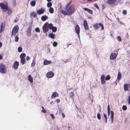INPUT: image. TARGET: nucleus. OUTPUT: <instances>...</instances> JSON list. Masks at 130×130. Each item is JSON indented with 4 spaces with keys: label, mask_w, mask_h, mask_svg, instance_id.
Returning <instances> with one entry per match:
<instances>
[{
    "label": "nucleus",
    "mask_w": 130,
    "mask_h": 130,
    "mask_svg": "<svg viewBox=\"0 0 130 130\" xmlns=\"http://www.w3.org/2000/svg\"><path fill=\"white\" fill-rule=\"evenodd\" d=\"M67 11L63 10H61V12L64 15H71L74 14L75 11L74 5L72 4L66 10Z\"/></svg>",
    "instance_id": "1"
},
{
    "label": "nucleus",
    "mask_w": 130,
    "mask_h": 130,
    "mask_svg": "<svg viewBox=\"0 0 130 130\" xmlns=\"http://www.w3.org/2000/svg\"><path fill=\"white\" fill-rule=\"evenodd\" d=\"M19 29L18 26L17 25L15 26L12 29L11 32V36L12 35H15L18 31Z\"/></svg>",
    "instance_id": "2"
},
{
    "label": "nucleus",
    "mask_w": 130,
    "mask_h": 130,
    "mask_svg": "<svg viewBox=\"0 0 130 130\" xmlns=\"http://www.w3.org/2000/svg\"><path fill=\"white\" fill-rule=\"evenodd\" d=\"M7 70L5 65L2 64H0V72L2 73H5L6 72Z\"/></svg>",
    "instance_id": "3"
},
{
    "label": "nucleus",
    "mask_w": 130,
    "mask_h": 130,
    "mask_svg": "<svg viewBox=\"0 0 130 130\" xmlns=\"http://www.w3.org/2000/svg\"><path fill=\"white\" fill-rule=\"evenodd\" d=\"M0 6L2 9L4 10V11H6L9 9V7L8 6L7 3H6V5H4L3 3H0Z\"/></svg>",
    "instance_id": "4"
},
{
    "label": "nucleus",
    "mask_w": 130,
    "mask_h": 130,
    "mask_svg": "<svg viewBox=\"0 0 130 130\" xmlns=\"http://www.w3.org/2000/svg\"><path fill=\"white\" fill-rule=\"evenodd\" d=\"M99 25L101 27V29L102 30H103L104 29V27L103 25L102 24L100 23L98 24L96 23L94 24L93 25V27L96 29L99 28Z\"/></svg>",
    "instance_id": "5"
},
{
    "label": "nucleus",
    "mask_w": 130,
    "mask_h": 130,
    "mask_svg": "<svg viewBox=\"0 0 130 130\" xmlns=\"http://www.w3.org/2000/svg\"><path fill=\"white\" fill-rule=\"evenodd\" d=\"M43 32L44 33L47 32L48 31V25L47 23H45L43 25L42 27Z\"/></svg>",
    "instance_id": "6"
},
{
    "label": "nucleus",
    "mask_w": 130,
    "mask_h": 130,
    "mask_svg": "<svg viewBox=\"0 0 130 130\" xmlns=\"http://www.w3.org/2000/svg\"><path fill=\"white\" fill-rule=\"evenodd\" d=\"M19 65V62L17 61H15L13 63L12 68L15 70H17L18 69Z\"/></svg>",
    "instance_id": "7"
},
{
    "label": "nucleus",
    "mask_w": 130,
    "mask_h": 130,
    "mask_svg": "<svg viewBox=\"0 0 130 130\" xmlns=\"http://www.w3.org/2000/svg\"><path fill=\"white\" fill-rule=\"evenodd\" d=\"M116 52H117V54L114 53H112L111 54L110 57V59L112 60H113L116 57L118 54V51L117 50H116Z\"/></svg>",
    "instance_id": "8"
},
{
    "label": "nucleus",
    "mask_w": 130,
    "mask_h": 130,
    "mask_svg": "<svg viewBox=\"0 0 130 130\" xmlns=\"http://www.w3.org/2000/svg\"><path fill=\"white\" fill-rule=\"evenodd\" d=\"M45 10L42 8H41L40 9L38 10L37 11V13L39 15L43 14L45 12Z\"/></svg>",
    "instance_id": "9"
},
{
    "label": "nucleus",
    "mask_w": 130,
    "mask_h": 130,
    "mask_svg": "<svg viewBox=\"0 0 130 130\" xmlns=\"http://www.w3.org/2000/svg\"><path fill=\"white\" fill-rule=\"evenodd\" d=\"M83 25L85 30H88L89 29V27L88 26L87 21L86 20L84 21Z\"/></svg>",
    "instance_id": "10"
},
{
    "label": "nucleus",
    "mask_w": 130,
    "mask_h": 130,
    "mask_svg": "<svg viewBox=\"0 0 130 130\" xmlns=\"http://www.w3.org/2000/svg\"><path fill=\"white\" fill-rule=\"evenodd\" d=\"M54 75V73L52 71L48 72L46 74V76L48 78H52Z\"/></svg>",
    "instance_id": "11"
},
{
    "label": "nucleus",
    "mask_w": 130,
    "mask_h": 130,
    "mask_svg": "<svg viewBox=\"0 0 130 130\" xmlns=\"http://www.w3.org/2000/svg\"><path fill=\"white\" fill-rule=\"evenodd\" d=\"M75 32L77 33V34L79 36L80 33V27L79 26L77 25H76L75 27Z\"/></svg>",
    "instance_id": "12"
},
{
    "label": "nucleus",
    "mask_w": 130,
    "mask_h": 130,
    "mask_svg": "<svg viewBox=\"0 0 130 130\" xmlns=\"http://www.w3.org/2000/svg\"><path fill=\"white\" fill-rule=\"evenodd\" d=\"M75 96V94L73 91L69 93V98L72 99V100L74 101V98Z\"/></svg>",
    "instance_id": "13"
},
{
    "label": "nucleus",
    "mask_w": 130,
    "mask_h": 130,
    "mask_svg": "<svg viewBox=\"0 0 130 130\" xmlns=\"http://www.w3.org/2000/svg\"><path fill=\"white\" fill-rule=\"evenodd\" d=\"M130 88V84H127L124 85V89L125 90L128 91V88Z\"/></svg>",
    "instance_id": "14"
},
{
    "label": "nucleus",
    "mask_w": 130,
    "mask_h": 130,
    "mask_svg": "<svg viewBox=\"0 0 130 130\" xmlns=\"http://www.w3.org/2000/svg\"><path fill=\"white\" fill-rule=\"evenodd\" d=\"M83 10L84 11H87L91 14H92V11L90 9L86 8H83Z\"/></svg>",
    "instance_id": "15"
},
{
    "label": "nucleus",
    "mask_w": 130,
    "mask_h": 130,
    "mask_svg": "<svg viewBox=\"0 0 130 130\" xmlns=\"http://www.w3.org/2000/svg\"><path fill=\"white\" fill-rule=\"evenodd\" d=\"M105 77V76L104 75H103L101 76V81L102 84H104L105 83V81L104 79Z\"/></svg>",
    "instance_id": "16"
},
{
    "label": "nucleus",
    "mask_w": 130,
    "mask_h": 130,
    "mask_svg": "<svg viewBox=\"0 0 130 130\" xmlns=\"http://www.w3.org/2000/svg\"><path fill=\"white\" fill-rule=\"evenodd\" d=\"M117 0H107V3L109 4H112L114 3Z\"/></svg>",
    "instance_id": "17"
},
{
    "label": "nucleus",
    "mask_w": 130,
    "mask_h": 130,
    "mask_svg": "<svg viewBox=\"0 0 130 130\" xmlns=\"http://www.w3.org/2000/svg\"><path fill=\"white\" fill-rule=\"evenodd\" d=\"M5 25V22H4L2 23L1 26L0 32H1L4 29V27Z\"/></svg>",
    "instance_id": "18"
},
{
    "label": "nucleus",
    "mask_w": 130,
    "mask_h": 130,
    "mask_svg": "<svg viewBox=\"0 0 130 130\" xmlns=\"http://www.w3.org/2000/svg\"><path fill=\"white\" fill-rule=\"evenodd\" d=\"M58 94L57 92H53L52 95L51 96V98H53L54 97L58 96Z\"/></svg>",
    "instance_id": "19"
},
{
    "label": "nucleus",
    "mask_w": 130,
    "mask_h": 130,
    "mask_svg": "<svg viewBox=\"0 0 130 130\" xmlns=\"http://www.w3.org/2000/svg\"><path fill=\"white\" fill-rule=\"evenodd\" d=\"M52 62L50 60L48 61L45 60L43 62V64L44 65H47L50 64Z\"/></svg>",
    "instance_id": "20"
},
{
    "label": "nucleus",
    "mask_w": 130,
    "mask_h": 130,
    "mask_svg": "<svg viewBox=\"0 0 130 130\" xmlns=\"http://www.w3.org/2000/svg\"><path fill=\"white\" fill-rule=\"evenodd\" d=\"M48 18L47 16L46 15L42 16L41 17V20L42 21H44L48 19Z\"/></svg>",
    "instance_id": "21"
},
{
    "label": "nucleus",
    "mask_w": 130,
    "mask_h": 130,
    "mask_svg": "<svg viewBox=\"0 0 130 130\" xmlns=\"http://www.w3.org/2000/svg\"><path fill=\"white\" fill-rule=\"evenodd\" d=\"M72 1H70L67 4L66 6L64 8L65 10H66L69 7L70 5H71V3Z\"/></svg>",
    "instance_id": "22"
},
{
    "label": "nucleus",
    "mask_w": 130,
    "mask_h": 130,
    "mask_svg": "<svg viewBox=\"0 0 130 130\" xmlns=\"http://www.w3.org/2000/svg\"><path fill=\"white\" fill-rule=\"evenodd\" d=\"M25 58H21L20 62L23 65L25 63Z\"/></svg>",
    "instance_id": "23"
},
{
    "label": "nucleus",
    "mask_w": 130,
    "mask_h": 130,
    "mask_svg": "<svg viewBox=\"0 0 130 130\" xmlns=\"http://www.w3.org/2000/svg\"><path fill=\"white\" fill-rule=\"evenodd\" d=\"M28 80L31 83H32L33 78L30 75H29L28 76Z\"/></svg>",
    "instance_id": "24"
},
{
    "label": "nucleus",
    "mask_w": 130,
    "mask_h": 130,
    "mask_svg": "<svg viewBox=\"0 0 130 130\" xmlns=\"http://www.w3.org/2000/svg\"><path fill=\"white\" fill-rule=\"evenodd\" d=\"M55 35L53 33H50L48 35L49 37L52 39L55 38Z\"/></svg>",
    "instance_id": "25"
},
{
    "label": "nucleus",
    "mask_w": 130,
    "mask_h": 130,
    "mask_svg": "<svg viewBox=\"0 0 130 130\" xmlns=\"http://www.w3.org/2000/svg\"><path fill=\"white\" fill-rule=\"evenodd\" d=\"M121 73L120 72H118L117 75V79L119 80L121 79Z\"/></svg>",
    "instance_id": "26"
},
{
    "label": "nucleus",
    "mask_w": 130,
    "mask_h": 130,
    "mask_svg": "<svg viewBox=\"0 0 130 130\" xmlns=\"http://www.w3.org/2000/svg\"><path fill=\"white\" fill-rule=\"evenodd\" d=\"M36 4V2L35 1H32L30 3V5L33 7H34L35 6Z\"/></svg>",
    "instance_id": "27"
},
{
    "label": "nucleus",
    "mask_w": 130,
    "mask_h": 130,
    "mask_svg": "<svg viewBox=\"0 0 130 130\" xmlns=\"http://www.w3.org/2000/svg\"><path fill=\"white\" fill-rule=\"evenodd\" d=\"M36 60L35 59H34L32 61V62L31 64V67H34L35 65Z\"/></svg>",
    "instance_id": "28"
},
{
    "label": "nucleus",
    "mask_w": 130,
    "mask_h": 130,
    "mask_svg": "<svg viewBox=\"0 0 130 130\" xmlns=\"http://www.w3.org/2000/svg\"><path fill=\"white\" fill-rule=\"evenodd\" d=\"M47 25H48V28H49L50 29H52L53 27L52 24L51 23L48 24V23H47Z\"/></svg>",
    "instance_id": "29"
},
{
    "label": "nucleus",
    "mask_w": 130,
    "mask_h": 130,
    "mask_svg": "<svg viewBox=\"0 0 130 130\" xmlns=\"http://www.w3.org/2000/svg\"><path fill=\"white\" fill-rule=\"evenodd\" d=\"M30 15L31 16H33L34 17H36L37 16L36 13L34 12H32L31 13Z\"/></svg>",
    "instance_id": "30"
},
{
    "label": "nucleus",
    "mask_w": 130,
    "mask_h": 130,
    "mask_svg": "<svg viewBox=\"0 0 130 130\" xmlns=\"http://www.w3.org/2000/svg\"><path fill=\"white\" fill-rule=\"evenodd\" d=\"M52 5V4L51 2H49L47 3V7L48 8H51Z\"/></svg>",
    "instance_id": "31"
},
{
    "label": "nucleus",
    "mask_w": 130,
    "mask_h": 130,
    "mask_svg": "<svg viewBox=\"0 0 130 130\" xmlns=\"http://www.w3.org/2000/svg\"><path fill=\"white\" fill-rule=\"evenodd\" d=\"M26 56V55L25 53H23L20 55V58H25V57Z\"/></svg>",
    "instance_id": "32"
},
{
    "label": "nucleus",
    "mask_w": 130,
    "mask_h": 130,
    "mask_svg": "<svg viewBox=\"0 0 130 130\" xmlns=\"http://www.w3.org/2000/svg\"><path fill=\"white\" fill-rule=\"evenodd\" d=\"M49 11L50 13H53L54 12V9L53 8H50L49 9Z\"/></svg>",
    "instance_id": "33"
},
{
    "label": "nucleus",
    "mask_w": 130,
    "mask_h": 130,
    "mask_svg": "<svg viewBox=\"0 0 130 130\" xmlns=\"http://www.w3.org/2000/svg\"><path fill=\"white\" fill-rule=\"evenodd\" d=\"M53 32H55L57 30V28L56 27H53L52 29Z\"/></svg>",
    "instance_id": "34"
},
{
    "label": "nucleus",
    "mask_w": 130,
    "mask_h": 130,
    "mask_svg": "<svg viewBox=\"0 0 130 130\" xmlns=\"http://www.w3.org/2000/svg\"><path fill=\"white\" fill-rule=\"evenodd\" d=\"M122 109L123 110L125 111L127 109V107L126 105H124L122 107Z\"/></svg>",
    "instance_id": "35"
},
{
    "label": "nucleus",
    "mask_w": 130,
    "mask_h": 130,
    "mask_svg": "<svg viewBox=\"0 0 130 130\" xmlns=\"http://www.w3.org/2000/svg\"><path fill=\"white\" fill-rule=\"evenodd\" d=\"M110 78V77L109 75H107L106 77L105 80H109Z\"/></svg>",
    "instance_id": "36"
},
{
    "label": "nucleus",
    "mask_w": 130,
    "mask_h": 130,
    "mask_svg": "<svg viewBox=\"0 0 130 130\" xmlns=\"http://www.w3.org/2000/svg\"><path fill=\"white\" fill-rule=\"evenodd\" d=\"M22 48L20 46L18 48V52H21L22 51Z\"/></svg>",
    "instance_id": "37"
},
{
    "label": "nucleus",
    "mask_w": 130,
    "mask_h": 130,
    "mask_svg": "<svg viewBox=\"0 0 130 130\" xmlns=\"http://www.w3.org/2000/svg\"><path fill=\"white\" fill-rule=\"evenodd\" d=\"M57 42H56L54 41L53 42V45L54 47H56V46H57Z\"/></svg>",
    "instance_id": "38"
},
{
    "label": "nucleus",
    "mask_w": 130,
    "mask_h": 130,
    "mask_svg": "<svg viewBox=\"0 0 130 130\" xmlns=\"http://www.w3.org/2000/svg\"><path fill=\"white\" fill-rule=\"evenodd\" d=\"M31 31L30 30H28L27 32V35L29 36H30L31 35V34L30 33Z\"/></svg>",
    "instance_id": "39"
},
{
    "label": "nucleus",
    "mask_w": 130,
    "mask_h": 130,
    "mask_svg": "<svg viewBox=\"0 0 130 130\" xmlns=\"http://www.w3.org/2000/svg\"><path fill=\"white\" fill-rule=\"evenodd\" d=\"M97 117L98 119L99 120H100L101 119V117H100V114L98 113L97 114Z\"/></svg>",
    "instance_id": "40"
},
{
    "label": "nucleus",
    "mask_w": 130,
    "mask_h": 130,
    "mask_svg": "<svg viewBox=\"0 0 130 130\" xmlns=\"http://www.w3.org/2000/svg\"><path fill=\"white\" fill-rule=\"evenodd\" d=\"M111 118H113L114 113V112H113V111H111Z\"/></svg>",
    "instance_id": "41"
},
{
    "label": "nucleus",
    "mask_w": 130,
    "mask_h": 130,
    "mask_svg": "<svg viewBox=\"0 0 130 130\" xmlns=\"http://www.w3.org/2000/svg\"><path fill=\"white\" fill-rule=\"evenodd\" d=\"M8 10V13L9 14H10L12 13V10L11 9H10L9 8V9Z\"/></svg>",
    "instance_id": "42"
},
{
    "label": "nucleus",
    "mask_w": 130,
    "mask_h": 130,
    "mask_svg": "<svg viewBox=\"0 0 130 130\" xmlns=\"http://www.w3.org/2000/svg\"><path fill=\"white\" fill-rule=\"evenodd\" d=\"M35 31L38 32H40V29L38 28H35Z\"/></svg>",
    "instance_id": "43"
},
{
    "label": "nucleus",
    "mask_w": 130,
    "mask_h": 130,
    "mask_svg": "<svg viewBox=\"0 0 130 130\" xmlns=\"http://www.w3.org/2000/svg\"><path fill=\"white\" fill-rule=\"evenodd\" d=\"M19 39V38L17 36H16L15 37V41L16 42H17L18 41Z\"/></svg>",
    "instance_id": "44"
},
{
    "label": "nucleus",
    "mask_w": 130,
    "mask_h": 130,
    "mask_svg": "<svg viewBox=\"0 0 130 130\" xmlns=\"http://www.w3.org/2000/svg\"><path fill=\"white\" fill-rule=\"evenodd\" d=\"M117 40L119 42L121 41V37L119 36H118L117 37Z\"/></svg>",
    "instance_id": "45"
},
{
    "label": "nucleus",
    "mask_w": 130,
    "mask_h": 130,
    "mask_svg": "<svg viewBox=\"0 0 130 130\" xmlns=\"http://www.w3.org/2000/svg\"><path fill=\"white\" fill-rule=\"evenodd\" d=\"M127 12L126 10H123L122 12L123 14L125 15L127 14Z\"/></svg>",
    "instance_id": "46"
},
{
    "label": "nucleus",
    "mask_w": 130,
    "mask_h": 130,
    "mask_svg": "<svg viewBox=\"0 0 130 130\" xmlns=\"http://www.w3.org/2000/svg\"><path fill=\"white\" fill-rule=\"evenodd\" d=\"M94 6L97 9H99V7L97 5V4H95L94 5Z\"/></svg>",
    "instance_id": "47"
},
{
    "label": "nucleus",
    "mask_w": 130,
    "mask_h": 130,
    "mask_svg": "<svg viewBox=\"0 0 130 130\" xmlns=\"http://www.w3.org/2000/svg\"><path fill=\"white\" fill-rule=\"evenodd\" d=\"M107 111H110V108L109 105H108L107 106Z\"/></svg>",
    "instance_id": "48"
},
{
    "label": "nucleus",
    "mask_w": 130,
    "mask_h": 130,
    "mask_svg": "<svg viewBox=\"0 0 130 130\" xmlns=\"http://www.w3.org/2000/svg\"><path fill=\"white\" fill-rule=\"evenodd\" d=\"M60 100L59 99H57L56 100V101L57 103H59L60 102Z\"/></svg>",
    "instance_id": "49"
},
{
    "label": "nucleus",
    "mask_w": 130,
    "mask_h": 130,
    "mask_svg": "<svg viewBox=\"0 0 130 130\" xmlns=\"http://www.w3.org/2000/svg\"><path fill=\"white\" fill-rule=\"evenodd\" d=\"M41 112H43V113H46V110H45V109H42V110H41Z\"/></svg>",
    "instance_id": "50"
},
{
    "label": "nucleus",
    "mask_w": 130,
    "mask_h": 130,
    "mask_svg": "<svg viewBox=\"0 0 130 130\" xmlns=\"http://www.w3.org/2000/svg\"><path fill=\"white\" fill-rule=\"evenodd\" d=\"M51 116L52 118L53 119H54L55 118L54 117V116L53 114H51Z\"/></svg>",
    "instance_id": "51"
},
{
    "label": "nucleus",
    "mask_w": 130,
    "mask_h": 130,
    "mask_svg": "<svg viewBox=\"0 0 130 130\" xmlns=\"http://www.w3.org/2000/svg\"><path fill=\"white\" fill-rule=\"evenodd\" d=\"M128 102L129 104L130 105V96H129L128 98Z\"/></svg>",
    "instance_id": "52"
},
{
    "label": "nucleus",
    "mask_w": 130,
    "mask_h": 130,
    "mask_svg": "<svg viewBox=\"0 0 130 130\" xmlns=\"http://www.w3.org/2000/svg\"><path fill=\"white\" fill-rule=\"evenodd\" d=\"M63 112V110L61 109H59V113H61Z\"/></svg>",
    "instance_id": "53"
},
{
    "label": "nucleus",
    "mask_w": 130,
    "mask_h": 130,
    "mask_svg": "<svg viewBox=\"0 0 130 130\" xmlns=\"http://www.w3.org/2000/svg\"><path fill=\"white\" fill-rule=\"evenodd\" d=\"M103 116L105 119H107V117L106 114L103 113Z\"/></svg>",
    "instance_id": "54"
},
{
    "label": "nucleus",
    "mask_w": 130,
    "mask_h": 130,
    "mask_svg": "<svg viewBox=\"0 0 130 130\" xmlns=\"http://www.w3.org/2000/svg\"><path fill=\"white\" fill-rule=\"evenodd\" d=\"M26 59L27 60H28L30 59V58L28 56H27L26 57Z\"/></svg>",
    "instance_id": "55"
},
{
    "label": "nucleus",
    "mask_w": 130,
    "mask_h": 130,
    "mask_svg": "<svg viewBox=\"0 0 130 130\" xmlns=\"http://www.w3.org/2000/svg\"><path fill=\"white\" fill-rule=\"evenodd\" d=\"M62 115L63 118H64L65 117V115L63 113H62Z\"/></svg>",
    "instance_id": "56"
},
{
    "label": "nucleus",
    "mask_w": 130,
    "mask_h": 130,
    "mask_svg": "<svg viewBox=\"0 0 130 130\" xmlns=\"http://www.w3.org/2000/svg\"><path fill=\"white\" fill-rule=\"evenodd\" d=\"M108 116H109L110 115V111H107Z\"/></svg>",
    "instance_id": "57"
},
{
    "label": "nucleus",
    "mask_w": 130,
    "mask_h": 130,
    "mask_svg": "<svg viewBox=\"0 0 130 130\" xmlns=\"http://www.w3.org/2000/svg\"><path fill=\"white\" fill-rule=\"evenodd\" d=\"M111 123H112L113 122V118H111Z\"/></svg>",
    "instance_id": "58"
},
{
    "label": "nucleus",
    "mask_w": 130,
    "mask_h": 130,
    "mask_svg": "<svg viewBox=\"0 0 130 130\" xmlns=\"http://www.w3.org/2000/svg\"><path fill=\"white\" fill-rule=\"evenodd\" d=\"M12 2L14 3V4H15L16 2L15 0H12Z\"/></svg>",
    "instance_id": "59"
},
{
    "label": "nucleus",
    "mask_w": 130,
    "mask_h": 130,
    "mask_svg": "<svg viewBox=\"0 0 130 130\" xmlns=\"http://www.w3.org/2000/svg\"><path fill=\"white\" fill-rule=\"evenodd\" d=\"M3 57L1 55H0V60L2 59Z\"/></svg>",
    "instance_id": "60"
},
{
    "label": "nucleus",
    "mask_w": 130,
    "mask_h": 130,
    "mask_svg": "<svg viewBox=\"0 0 130 130\" xmlns=\"http://www.w3.org/2000/svg\"><path fill=\"white\" fill-rule=\"evenodd\" d=\"M30 30V31H31V28L29 27L28 28V30Z\"/></svg>",
    "instance_id": "61"
},
{
    "label": "nucleus",
    "mask_w": 130,
    "mask_h": 130,
    "mask_svg": "<svg viewBox=\"0 0 130 130\" xmlns=\"http://www.w3.org/2000/svg\"><path fill=\"white\" fill-rule=\"evenodd\" d=\"M2 46V43L1 42H0V48Z\"/></svg>",
    "instance_id": "62"
},
{
    "label": "nucleus",
    "mask_w": 130,
    "mask_h": 130,
    "mask_svg": "<svg viewBox=\"0 0 130 130\" xmlns=\"http://www.w3.org/2000/svg\"><path fill=\"white\" fill-rule=\"evenodd\" d=\"M53 102H53V101H51V102H50V103L51 104H52V103H53Z\"/></svg>",
    "instance_id": "63"
},
{
    "label": "nucleus",
    "mask_w": 130,
    "mask_h": 130,
    "mask_svg": "<svg viewBox=\"0 0 130 130\" xmlns=\"http://www.w3.org/2000/svg\"><path fill=\"white\" fill-rule=\"evenodd\" d=\"M52 0H47V1L49 2H50Z\"/></svg>",
    "instance_id": "64"
}]
</instances>
